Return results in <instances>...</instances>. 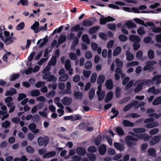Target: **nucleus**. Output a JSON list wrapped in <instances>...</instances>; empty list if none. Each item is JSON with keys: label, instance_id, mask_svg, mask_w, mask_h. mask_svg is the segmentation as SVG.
Instances as JSON below:
<instances>
[{"label": "nucleus", "instance_id": "12", "mask_svg": "<svg viewBox=\"0 0 161 161\" xmlns=\"http://www.w3.org/2000/svg\"><path fill=\"white\" fill-rule=\"evenodd\" d=\"M161 138V135L157 136L152 138L150 141V144L153 145L159 142Z\"/></svg>", "mask_w": 161, "mask_h": 161}, {"label": "nucleus", "instance_id": "25", "mask_svg": "<svg viewBox=\"0 0 161 161\" xmlns=\"http://www.w3.org/2000/svg\"><path fill=\"white\" fill-rule=\"evenodd\" d=\"M113 97V93L112 92H109L106 95L105 101V102L108 103L112 98Z\"/></svg>", "mask_w": 161, "mask_h": 161}, {"label": "nucleus", "instance_id": "36", "mask_svg": "<svg viewBox=\"0 0 161 161\" xmlns=\"http://www.w3.org/2000/svg\"><path fill=\"white\" fill-rule=\"evenodd\" d=\"M123 125L126 127H132L134 125V124L133 123L126 120H123Z\"/></svg>", "mask_w": 161, "mask_h": 161}, {"label": "nucleus", "instance_id": "28", "mask_svg": "<svg viewBox=\"0 0 161 161\" xmlns=\"http://www.w3.org/2000/svg\"><path fill=\"white\" fill-rule=\"evenodd\" d=\"M161 75H157L154 76L153 78V81H156V84H159L161 83Z\"/></svg>", "mask_w": 161, "mask_h": 161}, {"label": "nucleus", "instance_id": "4", "mask_svg": "<svg viewBox=\"0 0 161 161\" xmlns=\"http://www.w3.org/2000/svg\"><path fill=\"white\" fill-rule=\"evenodd\" d=\"M157 62L155 61H149L146 62L145 63L146 65L143 68L144 70L152 71L154 68L153 66Z\"/></svg>", "mask_w": 161, "mask_h": 161}, {"label": "nucleus", "instance_id": "58", "mask_svg": "<svg viewBox=\"0 0 161 161\" xmlns=\"http://www.w3.org/2000/svg\"><path fill=\"white\" fill-rule=\"evenodd\" d=\"M87 155L91 161H95L96 160V158L95 154L91 153L88 154Z\"/></svg>", "mask_w": 161, "mask_h": 161}, {"label": "nucleus", "instance_id": "20", "mask_svg": "<svg viewBox=\"0 0 161 161\" xmlns=\"http://www.w3.org/2000/svg\"><path fill=\"white\" fill-rule=\"evenodd\" d=\"M114 145L116 149L120 151H122L125 149V147L123 145L118 142H114Z\"/></svg>", "mask_w": 161, "mask_h": 161}, {"label": "nucleus", "instance_id": "56", "mask_svg": "<svg viewBox=\"0 0 161 161\" xmlns=\"http://www.w3.org/2000/svg\"><path fill=\"white\" fill-rule=\"evenodd\" d=\"M92 53L89 51L86 52L85 53V58L88 59H89L92 58Z\"/></svg>", "mask_w": 161, "mask_h": 161}, {"label": "nucleus", "instance_id": "45", "mask_svg": "<svg viewBox=\"0 0 161 161\" xmlns=\"http://www.w3.org/2000/svg\"><path fill=\"white\" fill-rule=\"evenodd\" d=\"M100 28L99 26L93 27L90 28L89 31V33L90 34H93L96 32L97 30Z\"/></svg>", "mask_w": 161, "mask_h": 161}, {"label": "nucleus", "instance_id": "21", "mask_svg": "<svg viewBox=\"0 0 161 161\" xmlns=\"http://www.w3.org/2000/svg\"><path fill=\"white\" fill-rule=\"evenodd\" d=\"M39 23L38 22H35L31 26V28L34 31L35 33H37L40 31L39 29Z\"/></svg>", "mask_w": 161, "mask_h": 161}, {"label": "nucleus", "instance_id": "30", "mask_svg": "<svg viewBox=\"0 0 161 161\" xmlns=\"http://www.w3.org/2000/svg\"><path fill=\"white\" fill-rule=\"evenodd\" d=\"M125 25L127 27L128 29H131L136 27V25L131 21H130L125 23Z\"/></svg>", "mask_w": 161, "mask_h": 161}, {"label": "nucleus", "instance_id": "8", "mask_svg": "<svg viewBox=\"0 0 161 161\" xmlns=\"http://www.w3.org/2000/svg\"><path fill=\"white\" fill-rule=\"evenodd\" d=\"M114 20V18L110 16L103 18V16H102L100 19V23L102 25H104L107 22L113 21Z\"/></svg>", "mask_w": 161, "mask_h": 161}, {"label": "nucleus", "instance_id": "59", "mask_svg": "<svg viewBox=\"0 0 161 161\" xmlns=\"http://www.w3.org/2000/svg\"><path fill=\"white\" fill-rule=\"evenodd\" d=\"M159 131L158 128H154L151 130L149 131V134L151 135H153L158 133Z\"/></svg>", "mask_w": 161, "mask_h": 161}, {"label": "nucleus", "instance_id": "39", "mask_svg": "<svg viewBox=\"0 0 161 161\" xmlns=\"http://www.w3.org/2000/svg\"><path fill=\"white\" fill-rule=\"evenodd\" d=\"M137 32L140 35H144L146 33L144 27L142 26L139 28L137 30Z\"/></svg>", "mask_w": 161, "mask_h": 161}, {"label": "nucleus", "instance_id": "15", "mask_svg": "<svg viewBox=\"0 0 161 161\" xmlns=\"http://www.w3.org/2000/svg\"><path fill=\"white\" fill-rule=\"evenodd\" d=\"M48 41L47 36L45 37L43 39H40L37 42V44H39V47H41L45 45Z\"/></svg>", "mask_w": 161, "mask_h": 161}, {"label": "nucleus", "instance_id": "10", "mask_svg": "<svg viewBox=\"0 0 161 161\" xmlns=\"http://www.w3.org/2000/svg\"><path fill=\"white\" fill-rule=\"evenodd\" d=\"M91 46L92 50L93 51H97V52L98 54H100L102 52L101 48L100 47H98L97 45L93 42L91 43Z\"/></svg>", "mask_w": 161, "mask_h": 161}, {"label": "nucleus", "instance_id": "64", "mask_svg": "<svg viewBox=\"0 0 161 161\" xmlns=\"http://www.w3.org/2000/svg\"><path fill=\"white\" fill-rule=\"evenodd\" d=\"M69 57L71 60H76L78 58L76 54L74 53H71L69 54Z\"/></svg>", "mask_w": 161, "mask_h": 161}, {"label": "nucleus", "instance_id": "14", "mask_svg": "<svg viewBox=\"0 0 161 161\" xmlns=\"http://www.w3.org/2000/svg\"><path fill=\"white\" fill-rule=\"evenodd\" d=\"M29 129L33 133H37L39 132V130L36 129V125L34 123H32L30 124L28 126Z\"/></svg>", "mask_w": 161, "mask_h": 161}, {"label": "nucleus", "instance_id": "33", "mask_svg": "<svg viewBox=\"0 0 161 161\" xmlns=\"http://www.w3.org/2000/svg\"><path fill=\"white\" fill-rule=\"evenodd\" d=\"M78 42V39L76 37H75L73 41V42L70 48L71 49H75V47L77 45Z\"/></svg>", "mask_w": 161, "mask_h": 161}, {"label": "nucleus", "instance_id": "27", "mask_svg": "<svg viewBox=\"0 0 161 161\" xmlns=\"http://www.w3.org/2000/svg\"><path fill=\"white\" fill-rule=\"evenodd\" d=\"M56 154V152L55 151H52L46 153L45 154L43 157L45 158H47L52 157L54 156Z\"/></svg>", "mask_w": 161, "mask_h": 161}, {"label": "nucleus", "instance_id": "35", "mask_svg": "<svg viewBox=\"0 0 161 161\" xmlns=\"http://www.w3.org/2000/svg\"><path fill=\"white\" fill-rule=\"evenodd\" d=\"M69 78V76L67 74H64L60 76L59 77V80L61 81H65Z\"/></svg>", "mask_w": 161, "mask_h": 161}, {"label": "nucleus", "instance_id": "31", "mask_svg": "<svg viewBox=\"0 0 161 161\" xmlns=\"http://www.w3.org/2000/svg\"><path fill=\"white\" fill-rule=\"evenodd\" d=\"M121 51V48L120 47H116L113 51V55L114 56H117L120 53Z\"/></svg>", "mask_w": 161, "mask_h": 161}, {"label": "nucleus", "instance_id": "53", "mask_svg": "<svg viewBox=\"0 0 161 161\" xmlns=\"http://www.w3.org/2000/svg\"><path fill=\"white\" fill-rule=\"evenodd\" d=\"M66 39V37L65 36L61 35L58 39V42L59 44H61L65 41Z\"/></svg>", "mask_w": 161, "mask_h": 161}, {"label": "nucleus", "instance_id": "34", "mask_svg": "<svg viewBox=\"0 0 161 161\" xmlns=\"http://www.w3.org/2000/svg\"><path fill=\"white\" fill-rule=\"evenodd\" d=\"M147 55L149 59H152L154 57V51L151 49L148 50L147 52Z\"/></svg>", "mask_w": 161, "mask_h": 161}, {"label": "nucleus", "instance_id": "63", "mask_svg": "<svg viewBox=\"0 0 161 161\" xmlns=\"http://www.w3.org/2000/svg\"><path fill=\"white\" fill-rule=\"evenodd\" d=\"M152 38L150 36L145 37L143 39V41L145 43H148L151 42Z\"/></svg>", "mask_w": 161, "mask_h": 161}, {"label": "nucleus", "instance_id": "13", "mask_svg": "<svg viewBox=\"0 0 161 161\" xmlns=\"http://www.w3.org/2000/svg\"><path fill=\"white\" fill-rule=\"evenodd\" d=\"M62 103L65 105H69L72 103V99L69 97H64L61 101Z\"/></svg>", "mask_w": 161, "mask_h": 161}, {"label": "nucleus", "instance_id": "38", "mask_svg": "<svg viewBox=\"0 0 161 161\" xmlns=\"http://www.w3.org/2000/svg\"><path fill=\"white\" fill-rule=\"evenodd\" d=\"M106 150V147L104 145H102L99 149L100 153L101 155L104 154Z\"/></svg>", "mask_w": 161, "mask_h": 161}, {"label": "nucleus", "instance_id": "43", "mask_svg": "<svg viewBox=\"0 0 161 161\" xmlns=\"http://www.w3.org/2000/svg\"><path fill=\"white\" fill-rule=\"evenodd\" d=\"M161 103V96L158 97L155 99L153 102V105H157Z\"/></svg>", "mask_w": 161, "mask_h": 161}, {"label": "nucleus", "instance_id": "47", "mask_svg": "<svg viewBox=\"0 0 161 161\" xmlns=\"http://www.w3.org/2000/svg\"><path fill=\"white\" fill-rule=\"evenodd\" d=\"M134 131L137 133H141L145 131V129L144 128H135L133 129Z\"/></svg>", "mask_w": 161, "mask_h": 161}, {"label": "nucleus", "instance_id": "16", "mask_svg": "<svg viewBox=\"0 0 161 161\" xmlns=\"http://www.w3.org/2000/svg\"><path fill=\"white\" fill-rule=\"evenodd\" d=\"M13 98L11 97H8L5 99V102L7 103L8 107L10 108L13 106L14 103L12 102Z\"/></svg>", "mask_w": 161, "mask_h": 161}, {"label": "nucleus", "instance_id": "57", "mask_svg": "<svg viewBox=\"0 0 161 161\" xmlns=\"http://www.w3.org/2000/svg\"><path fill=\"white\" fill-rule=\"evenodd\" d=\"M134 20L136 22L138 23V24L143 25L145 26H146L145 25L144 21L142 20L141 19L136 18H134Z\"/></svg>", "mask_w": 161, "mask_h": 161}, {"label": "nucleus", "instance_id": "29", "mask_svg": "<svg viewBox=\"0 0 161 161\" xmlns=\"http://www.w3.org/2000/svg\"><path fill=\"white\" fill-rule=\"evenodd\" d=\"M30 94L31 96L37 97L40 95V92L38 90H33L30 92Z\"/></svg>", "mask_w": 161, "mask_h": 161}, {"label": "nucleus", "instance_id": "11", "mask_svg": "<svg viewBox=\"0 0 161 161\" xmlns=\"http://www.w3.org/2000/svg\"><path fill=\"white\" fill-rule=\"evenodd\" d=\"M154 120V119L153 118H149L146 119L144 121V122L145 123H147L148 122H151L152 126L153 128L156 127L158 126L159 125V123L158 122L154 121L153 122Z\"/></svg>", "mask_w": 161, "mask_h": 161}, {"label": "nucleus", "instance_id": "26", "mask_svg": "<svg viewBox=\"0 0 161 161\" xmlns=\"http://www.w3.org/2000/svg\"><path fill=\"white\" fill-rule=\"evenodd\" d=\"M148 153L149 155L153 157H155L157 156L156 151L153 148L149 149L148 150Z\"/></svg>", "mask_w": 161, "mask_h": 161}, {"label": "nucleus", "instance_id": "55", "mask_svg": "<svg viewBox=\"0 0 161 161\" xmlns=\"http://www.w3.org/2000/svg\"><path fill=\"white\" fill-rule=\"evenodd\" d=\"M152 31L155 33H161V27H152L151 28Z\"/></svg>", "mask_w": 161, "mask_h": 161}, {"label": "nucleus", "instance_id": "5", "mask_svg": "<svg viewBox=\"0 0 161 161\" xmlns=\"http://www.w3.org/2000/svg\"><path fill=\"white\" fill-rule=\"evenodd\" d=\"M152 84V81L150 80L144 81L143 82L140 83L135 88L134 91L136 92H137L140 91L143 87V85H146L147 84L150 85Z\"/></svg>", "mask_w": 161, "mask_h": 161}, {"label": "nucleus", "instance_id": "9", "mask_svg": "<svg viewBox=\"0 0 161 161\" xmlns=\"http://www.w3.org/2000/svg\"><path fill=\"white\" fill-rule=\"evenodd\" d=\"M66 89L62 91L61 94H70L71 93V84L70 82H67L66 85Z\"/></svg>", "mask_w": 161, "mask_h": 161}, {"label": "nucleus", "instance_id": "49", "mask_svg": "<svg viewBox=\"0 0 161 161\" xmlns=\"http://www.w3.org/2000/svg\"><path fill=\"white\" fill-rule=\"evenodd\" d=\"M93 25V23L91 20H85L83 22V25L84 26H89Z\"/></svg>", "mask_w": 161, "mask_h": 161}, {"label": "nucleus", "instance_id": "41", "mask_svg": "<svg viewBox=\"0 0 161 161\" xmlns=\"http://www.w3.org/2000/svg\"><path fill=\"white\" fill-rule=\"evenodd\" d=\"M149 92H152L154 94H157L160 92V91L158 90H156L154 87H152L148 90Z\"/></svg>", "mask_w": 161, "mask_h": 161}, {"label": "nucleus", "instance_id": "50", "mask_svg": "<svg viewBox=\"0 0 161 161\" xmlns=\"http://www.w3.org/2000/svg\"><path fill=\"white\" fill-rule=\"evenodd\" d=\"M131 12H133L136 13H147V12L142 11L141 12L139 10V8L133 7L131 8Z\"/></svg>", "mask_w": 161, "mask_h": 161}, {"label": "nucleus", "instance_id": "17", "mask_svg": "<svg viewBox=\"0 0 161 161\" xmlns=\"http://www.w3.org/2000/svg\"><path fill=\"white\" fill-rule=\"evenodd\" d=\"M129 38L130 41L134 43L140 42L141 41V39L140 37L137 36L131 35L130 36Z\"/></svg>", "mask_w": 161, "mask_h": 161}, {"label": "nucleus", "instance_id": "2", "mask_svg": "<svg viewBox=\"0 0 161 161\" xmlns=\"http://www.w3.org/2000/svg\"><path fill=\"white\" fill-rule=\"evenodd\" d=\"M9 35V33L8 32L0 27V38L6 45H9L13 42L12 37H8Z\"/></svg>", "mask_w": 161, "mask_h": 161}, {"label": "nucleus", "instance_id": "32", "mask_svg": "<svg viewBox=\"0 0 161 161\" xmlns=\"http://www.w3.org/2000/svg\"><path fill=\"white\" fill-rule=\"evenodd\" d=\"M126 57L127 60L131 61L134 58V55L132 53L127 51L126 52Z\"/></svg>", "mask_w": 161, "mask_h": 161}, {"label": "nucleus", "instance_id": "7", "mask_svg": "<svg viewBox=\"0 0 161 161\" xmlns=\"http://www.w3.org/2000/svg\"><path fill=\"white\" fill-rule=\"evenodd\" d=\"M115 4H109L108 5V7L110 8L116 10H119L120 9V8L117 5L122 6L125 5V3H124L118 1L115 2Z\"/></svg>", "mask_w": 161, "mask_h": 161}, {"label": "nucleus", "instance_id": "22", "mask_svg": "<svg viewBox=\"0 0 161 161\" xmlns=\"http://www.w3.org/2000/svg\"><path fill=\"white\" fill-rule=\"evenodd\" d=\"M16 93L15 89L13 88H10L9 90H8L5 93L6 96H12Z\"/></svg>", "mask_w": 161, "mask_h": 161}, {"label": "nucleus", "instance_id": "51", "mask_svg": "<svg viewBox=\"0 0 161 161\" xmlns=\"http://www.w3.org/2000/svg\"><path fill=\"white\" fill-rule=\"evenodd\" d=\"M25 27V24L23 22H21L16 27V29L19 31L22 30Z\"/></svg>", "mask_w": 161, "mask_h": 161}, {"label": "nucleus", "instance_id": "18", "mask_svg": "<svg viewBox=\"0 0 161 161\" xmlns=\"http://www.w3.org/2000/svg\"><path fill=\"white\" fill-rule=\"evenodd\" d=\"M76 151L77 154L83 156L86 153V149L81 147H77Z\"/></svg>", "mask_w": 161, "mask_h": 161}, {"label": "nucleus", "instance_id": "24", "mask_svg": "<svg viewBox=\"0 0 161 161\" xmlns=\"http://www.w3.org/2000/svg\"><path fill=\"white\" fill-rule=\"evenodd\" d=\"M105 80V76L103 75H99L97 80V83L99 85L103 83Z\"/></svg>", "mask_w": 161, "mask_h": 161}, {"label": "nucleus", "instance_id": "19", "mask_svg": "<svg viewBox=\"0 0 161 161\" xmlns=\"http://www.w3.org/2000/svg\"><path fill=\"white\" fill-rule=\"evenodd\" d=\"M143 53L141 51H139L136 54V57L137 59H141L142 60H144L147 58L146 56H142Z\"/></svg>", "mask_w": 161, "mask_h": 161}, {"label": "nucleus", "instance_id": "52", "mask_svg": "<svg viewBox=\"0 0 161 161\" xmlns=\"http://www.w3.org/2000/svg\"><path fill=\"white\" fill-rule=\"evenodd\" d=\"M116 132L119 136H123L124 134V132L122 129L120 127H117L116 129Z\"/></svg>", "mask_w": 161, "mask_h": 161}, {"label": "nucleus", "instance_id": "40", "mask_svg": "<svg viewBox=\"0 0 161 161\" xmlns=\"http://www.w3.org/2000/svg\"><path fill=\"white\" fill-rule=\"evenodd\" d=\"M92 66V62L90 60L87 61L85 64V67L86 69H90Z\"/></svg>", "mask_w": 161, "mask_h": 161}, {"label": "nucleus", "instance_id": "23", "mask_svg": "<svg viewBox=\"0 0 161 161\" xmlns=\"http://www.w3.org/2000/svg\"><path fill=\"white\" fill-rule=\"evenodd\" d=\"M133 103H134V108H137L140 106H143L145 105V103L143 102H142L139 103V102L136 100H135L133 102Z\"/></svg>", "mask_w": 161, "mask_h": 161}, {"label": "nucleus", "instance_id": "6", "mask_svg": "<svg viewBox=\"0 0 161 161\" xmlns=\"http://www.w3.org/2000/svg\"><path fill=\"white\" fill-rule=\"evenodd\" d=\"M102 86L99 85L98 86V90L97 92V94L98 96V100L101 101L102 100L105 95V92L104 91L102 90Z\"/></svg>", "mask_w": 161, "mask_h": 161}, {"label": "nucleus", "instance_id": "61", "mask_svg": "<svg viewBox=\"0 0 161 161\" xmlns=\"http://www.w3.org/2000/svg\"><path fill=\"white\" fill-rule=\"evenodd\" d=\"M27 152L30 153H33L35 151L34 149L31 146H29L26 148Z\"/></svg>", "mask_w": 161, "mask_h": 161}, {"label": "nucleus", "instance_id": "48", "mask_svg": "<svg viewBox=\"0 0 161 161\" xmlns=\"http://www.w3.org/2000/svg\"><path fill=\"white\" fill-rule=\"evenodd\" d=\"M75 97L77 99H81L82 97V94L80 92H75L74 93Z\"/></svg>", "mask_w": 161, "mask_h": 161}, {"label": "nucleus", "instance_id": "44", "mask_svg": "<svg viewBox=\"0 0 161 161\" xmlns=\"http://www.w3.org/2000/svg\"><path fill=\"white\" fill-rule=\"evenodd\" d=\"M139 64V62L137 61H132L127 63L126 64V67H129L133 66L135 65H138Z\"/></svg>", "mask_w": 161, "mask_h": 161}, {"label": "nucleus", "instance_id": "37", "mask_svg": "<svg viewBox=\"0 0 161 161\" xmlns=\"http://www.w3.org/2000/svg\"><path fill=\"white\" fill-rule=\"evenodd\" d=\"M106 86L108 89H111L113 87V84L112 80H108L106 82Z\"/></svg>", "mask_w": 161, "mask_h": 161}, {"label": "nucleus", "instance_id": "42", "mask_svg": "<svg viewBox=\"0 0 161 161\" xmlns=\"http://www.w3.org/2000/svg\"><path fill=\"white\" fill-rule=\"evenodd\" d=\"M89 97L90 99L93 98L95 95V91L93 89H91L89 91Z\"/></svg>", "mask_w": 161, "mask_h": 161}, {"label": "nucleus", "instance_id": "54", "mask_svg": "<svg viewBox=\"0 0 161 161\" xmlns=\"http://www.w3.org/2000/svg\"><path fill=\"white\" fill-rule=\"evenodd\" d=\"M149 116L150 117H154L155 119H158L161 117V113H159L158 114L154 113H150L149 114Z\"/></svg>", "mask_w": 161, "mask_h": 161}, {"label": "nucleus", "instance_id": "62", "mask_svg": "<svg viewBox=\"0 0 161 161\" xmlns=\"http://www.w3.org/2000/svg\"><path fill=\"white\" fill-rule=\"evenodd\" d=\"M91 73V71L84 70L83 71V74L84 76L86 78L89 77Z\"/></svg>", "mask_w": 161, "mask_h": 161}, {"label": "nucleus", "instance_id": "1", "mask_svg": "<svg viewBox=\"0 0 161 161\" xmlns=\"http://www.w3.org/2000/svg\"><path fill=\"white\" fill-rule=\"evenodd\" d=\"M137 138L127 136L126 137L125 141L127 144L130 147H132L136 145V141L138 139H142L145 142L147 141L151 138V137L147 134L144 133L136 136Z\"/></svg>", "mask_w": 161, "mask_h": 161}, {"label": "nucleus", "instance_id": "46", "mask_svg": "<svg viewBox=\"0 0 161 161\" xmlns=\"http://www.w3.org/2000/svg\"><path fill=\"white\" fill-rule=\"evenodd\" d=\"M82 40L86 42L88 44L90 43V40L89 39L88 36L86 34H84L82 35Z\"/></svg>", "mask_w": 161, "mask_h": 161}, {"label": "nucleus", "instance_id": "3", "mask_svg": "<svg viewBox=\"0 0 161 161\" xmlns=\"http://www.w3.org/2000/svg\"><path fill=\"white\" fill-rule=\"evenodd\" d=\"M49 139L47 136L43 137L40 136L37 139V142L39 146H46L48 143Z\"/></svg>", "mask_w": 161, "mask_h": 161}, {"label": "nucleus", "instance_id": "60", "mask_svg": "<svg viewBox=\"0 0 161 161\" xmlns=\"http://www.w3.org/2000/svg\"><path fill=\"white\" fill-rule=\"evenodd\" d=\"M97 74L95 73H93L92 75L91 78V81L92 83L95 82L97 79Z\"/></svg>", "mask_w": 161, "mask_h": 161}]
</instances>
